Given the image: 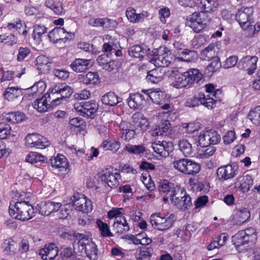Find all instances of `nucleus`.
I'll return each instance as SVG.
<instances>
[{
  "instance_id": "obj_1",
  "label": "nucleus",
  "mask_w": 260,
  "mask_h": 260,
  "mask_svg": "<svg viewBox=\"0 0 260 260\" xmlns=\"http://www.w3.org/2000/svg\"><path fill=\"white\" fill-rule=\"evenodd\" d=\"M203 77L202 74L199 70L190 69L176 77L171 85L177 89L190 87L194 83H199L203 79Z\"/></svg>"
},
{
  "instance_id": "obj_2",
  "label": "nucleus",
  "mask_w": 260,
  "mask_h": 260,
  "mask_svg": "<svg viewBox=\"0 0 260 260\" xmlns=\"http://www.w3.org/2000/svg\"><path fill=\"white\" fill-rule=\"evenodd\" d=\"M9 212L14 218L25 221L34 216V209L28 202L21 201L16 202L14 205L11 204Z\"/></svg>"
},
{
  "instance_id": "obj_3",
  "label": "nucleus",
  "mask_w": 260,
  "mask_h": 260,
  "mask_svg": "<svg viewBox=\"0 0 260 260\" xmlns=\"http://www.w3.org/2000/svg\"><path fill=\"white\" fill-rule=\"evenodd\" d=\"M176 220V217L172 213H156L152 214L150 217V222L152 226L154 229L161 231L170 229Z\"/></svg>"
},
{
  "instance_id": "obj_4",
  "label": "nucleus",
  "mask_w": 260,
  "mask_h": 260,
  "mask_svg": "<svg viewBox=\"0 0 260 260\" xmlns=\"http://www.w3.org/2000/svg\"><path fill=\"white\" fill-rule=\"evenodd\" d=\"M256 230L253 228H248L244 230L239 231L232 237V242L237 250H244L242 246L249 242L254 243L256 241Z\"/></svg>"
},
{
  "instance_id": "obj_5",
  "label": "nucleus",
  "mask_w": 260,
  "mask_h": 260,
  "mask_svg": "<svg viewBox=\"0 0 260 260\" xmlns=\"http://www.w3.org/2000/svg\"><path fill=\"white\" fill-rule=\"evenodd\" d=\"M170 200L175 206L183 211L187 210L192 205L190 196L187 194L183 188L177 185H176V188L173 190V194Z\"/></svg>"
},
{
  "instance_id": "obj_6",
  "label": "nucleus",
  "mask_w": 260,
  "mask_h": 260,
  "mask_svg": "<svg viewBox=\"0 0 260 260\" xmlns=\"http://www.w3.org/2000/svg\"><path fill=\"white\" fill-rule=\"evenodd\" d=\"M173 167L185 175H194L198 173L201 169L199 164L188 158H179L173 162Z\"/></svg>"
},
{
  "instance_id": "obj_7",
  "label": "nucleus",
  "mask_w": 260,
  "mask_h": 260,
  "mask_svg": "<svg viewBox=\"0 0 260 260\" xmlns=\"http://www.w3.org/2000/svg\"><path fill=\"white\" fill-rule=\"evenodd\" d=\"M216 102V99L210 98L209 95L206 96L203 92H199L188 98L185 102V106L189 108H194L203 105L208 109H211Z\"/></svg>"
},
{
  "instance_id": "obj_8",
  "label": "nucleus",
  "mask_w": 260,
  "mask_h": 260,
  "mask_svg": "<svg viewBox=\"0 0 260 260\" xmlns=\"http://www.w3.org/2000/svg\"><path fill=\"white\" fill-rule=\"evenodd\" d=\"M210 18L207 13L201 11L194 12L189 16L187 21V25L193 30L198 33L200 32L210 21Z\"/></svg>"
},
{
  "instance_id": "obj_9",
  "label": "nucleus",
  "mask_w": 260,
  "mask_h": 260,
  "mask_svg": "<svg viewBox=\"0 0 260 260\" xmlns=\"http://www.w3.org/2000/svg\"><path fill=\"white\" fill-rule=\"evenodd\" d=\"M236 19L243 30L251 28L254 20L253 8L241 7L236 15Z\"/></svg>"
},
{
  "instance_id": "obj_10",
  "label": "nucleus",
  "mask_w": 260,
  "mask_h": 260,
  "mask_svg": "<svg viewBox=\"0 0 260 260\" xmlns=\"http://www.w3.org/2000/svg\"><path fill=\"white\" fill-rule=\"evenodd\" d=\"M79 250L84 252L86 256L90 260H96L98 258V249L96 245L90 239L84 235L83 238L77 242Z\"/></svg>"
},
{
  "instance_id": "obj_11",
  "label": "nucleus",
  "mask_w": 260,
  "mask_h": 260,
  "mask_svg": "<svg viewBox=\"0 0 260 260\" xmlns=\"http://www.w3.org/2000/svg\"><path fill=\"white\" fill-rule=\"evenodd\" d=\"M99 106L95 101L82 102L74 104V109L79 115L91 118L94 117Z\"/></svg>"
},
{
  "instance_id": "obj_12",
  "label": "nucleus",
  "mask_w": 260,
  "mask_h": 260,
  "mask_svg": "<svg viewBox=\"0 0 260 260\" xmlns=\"http://www.w3.org/2000/svg\"><path fill=\"white\" fill-rule=\"evenodd\" d=\"M71 205L75 209L84 213H88L92 209V204L90 200L83 194L77 193L71 198Z\"/></svg>"
},
{
  "instance_id": "obj_13",
  "label": "nucleus",
  "mask_w": 260,
  "mask_h": 260,
  "mask_svg": "<svg viewBox=\"0 0 260 260\" xmlns=\"http://www.w3.org/2000/svg\"><path fill=\"white\" fill-rule=\"evenodd\" d=\"M73 92V89L69 86L65 84H60L55 86L52 89V95L54 94H59L60 96H57L55 99L52 101V106H57L66 101L67 98Z\"/></svg>"
},
{
  "instance_id": "obj_14",
  "label": "nucleus",
  "mask_w": 260,
  "mask_h": 260,
  "mask_svg": "<svg viewBox=\"0 0 260 260\" xmlns=\"http://www.w3.org/2000/svg\"><path fill=\"white\" fill-rule=\"evenodd\" d=\"M99 177L102 181L107 184L108 186L113 188L118 186V180L120 178V175L117 172H113L106 170L99 174Z\"/></svg>"
},
{
  "instance_id": "obj_15",
  "label": "nucleus",
  "mask_w": 260,
  "mask_h": 260,
  "mask_svg": "<svg viewBox=\"0 0 260 260\" xmlns=\"http://www.w3.org/2000/svg\"><path fill=\"white\" fill-rule=\"evenodd\" d=\"M61 206V204L60 203L47 201L38 204L37 209L40 214L48 216L51 213L57 211Z\"/></svg>"
},
{
  "instance_id": "obj_16",
  "label": "nucleus",
  "mask_w": 260,
  "mask_h": 260,
  "mask_svg": "<svg viewBox=\"0 0 260 260\" xmlns=\"http://www.w3.org/2000/svg\"><path fill=\"white\" fill-rule=\"evenodd\" d=\"M157 51L154 49L150 52L149 49L147 48L146 46L141 45H134L128 50V53L130 56L136 58H142L145 55H156Z\"/></svg>"
},
{
  "instance_id": "obj_17",
  "label": "nucleus",
  "mask_w": 260,
  "mask_h": 260,
  "mask_svg": "<svg viewBox=\"0 0 260 260\" xmlns=\"http://www.w3.org/2000/svg\"><path fill=\"white\" fill-rule=\"evenodd\" d=\"M151 147L156 153L164 157L169 156L170 152L172 151V143L165 141L153 143Z\"/></svg>"
},
{
  "instance_id": "obj_18",
  "label": "nucleus",
  "mask_w": 260,
  "mask_h": 260,
  "mask_svg": "<svg viewBox=\"0 0 260 260\" xmlns=\"http://www.w3.org/2000/svg\"><path fill=\"white\" fill-rule=\"evenodd\" d=\"M58 248L54 244H50L41 249L39 254L43 260H53L58 255Z\"/></svg>"
},
{
  "instance_id": "obj_19",
  "label": "nucleus",
  "mask_w": 260,
  "mask_h": 260,
  "mask_svg": "<svg viewBox=\"0 0 260 260\" xmlns=\"http://www.w3.org/2000/svg\"><path fill=\"white\" fill-rule=\"evenodd\" d=\"M127 100L128 105L131 108L138 109L144 104L147 100L145 94L135 93L129 94Z\"/></svg>"
},
{
  "instance_id": "obj_20",
  "label": "nucleus",
  "mask_w": 260,
  "mask_h": 260,
  "mask_svg": "<svg viewBox=\"0 0 260 260\" xmlns=\"http://www.w3.org/2000/svg\"><path fill=\"white\" fill-rule=\"evenodd\" d=\"M142 92L146 95V100L150 99L156 104H160L164 99V93L158 89H143Z\"/></svg>"
},
{
  "instance_id": "obj_21",
  "label": "nucleus",
  "mask_w": 260,
  "mask_h": 260,
  "mask_svg": "<svg viewBox=\"0 0 260 260\" xmlns=\"http://www.w3.org/2000/svg\"><path fill=\"white\" fill-rule=\"evenodd\" d=\"M90 62V59L77 58L71 63L70 67L77 73L83 72L89 68Z\"/></svg>"
},
{
  "instance_id": "obj_22",
  "label": "nucleus",
  "mask_w": 260,
  "mask_h": 260,
  "mask_svg": "<svg viewBox=\"0 0 260 260\" xmlns=\"http://www.w3.org/2000/svg\"><path fill=\"white\" fill-rule=\"evenodd\" d=\"M250 217V212L247 208L238 209L233 215V222L234 224L240 225L247 221Z\"/></svg>"
},
{
  "instance_id": "obj_23",
  "label": "nucleus",
  "mask_w": 260,
  "mask_h": 260,
  "mask_svg": "<svg viewBox=\"0 0 260 260\" xmlns=\"http://www.w3.org/2000/svg\"><path fill=\"white\" fill-rule=\"evenodd\" d=\"M217 175L220 179L228 180L234 177L235 170L232 165H226L217 169Z\"/></svg>"
},
{
  "instance_id": "obj_24",
  "label": "nucleus",
  "mask_w": 260,
  "mask_h": 260,
  "mask_svg": "<svg viewBox=\"0 0 260 260\" xmlns=\"http://www.w3.org/2000/svg\"><path fill=\"white\" fill-rule=\"evenodd\" d=\"M50 161L53 168L57 169L59 171L66 170L68 167L69 162L67 159L63 155H58L56 157H52Z\"/></svg>"
},
{
  "instance_id": "obj_25",
  "label": "nucleus",
  "mask_w": 260,
  "mask_h": 260,
  "mask_svg": "<svg viewBox=\"0 0 260 260\" xmlns=\"http://www.w3.org/2000/svg\"><path fill=\"white\" fill-rule=\"evenodd\" d=\"M36 66L41 73H46L50 69L51 62L45 55H40L36 58Z\"/></svg>"
},
{
  "instance_id": "obj_26",
  "label": "nucleus",
  "mask_w": 260,
  "mask_h": 260,
  "mask_svg": "<svg viewBox=\"0 0 260 260\" xmlns=\"http://www.w3.org/2000/svg\"><path fill=\"white\" fill-rule=\"evenodd\" d=\"M79 79L83 84L88 85H96L99 83L100 78L96 72H89L85 75H80Z\"/></svg>"
},
{
  "instance_id": "obj_27",
  "label": "nucleus",
  "mask_w": 260,
  "mask_h": 260,
  "mask_svg": "<svg viewBox=\"0 0 260 260\" xmlns=\"http://www.w3.org/2000/svg\"><path fill=\"white\" fill-rule=\"evenodd\" d=\"M101 101L103 104L109 106H115L122 102L121 98L113 92L105 93L102 98Z\"/></svg>"
},
{
  "instance_id": "obj_28",
  "label": "nucleus",
  "mask_w": 260,
  "mask_h": 260,
  "mask_svg": "<svg viewBox=\"0 0 260 260\" xmlns=\"http://www.w3.org/2000/svg\"><path fill=\"white\" fill-rule=\"evenodd\" d=\"M66 33V30L60 26L56 27L48 34V38L50 41L54 43H57L59 40H63V37Z\"/></svg>"
},
{
  "instance_id": "obj_29",
  "label": "nucleus",
  "mask_w": 260,
  "mask_h": 260,
  "mask_svg": "<svg viewBox=\"0 0 260 260\" xmlns=\"http://www.w3.org/2000/svg\"><path fill=\"white\" fill-rule=\"evenodd\" d=\"M23 94L22 89L17 86L8 87L4 93L5 99L12 101Z\"/></svg>"
},
{
  "instance_id": "obj_30",
  "label": "nucleus",
  "mask_w": 260,
  "mask_h": 260,
  "mask_svg": "<svg viewBox=\"0 0 260 260\" xmlns=\"http://www.w3.org/2000/svg\"><path fill=\"white\" fill-rule=\"evenodd\" d=\"M258 58L255 56H246L244 58L243 62L245 68H247V74L251 75L254 73L256 69V63Z\"/></svg>"
},
{
  "instance_id": "obj_31",
  "label": "nucleus",
  "mask_w": 260,
  "mask_h": 260,
  "mask_svg": "<svg viewBox=\"0 0 260 260\" xmlns=\"http://www.w3.org/2000/svg\"><path fill=\"white\" fill-rule=\"evenodd\" d=\"M25 118V115L19 111L8 113L5 116L6 120L11 123L22 122Z\"/></svg>"
},
{
  "instance_id": "obj_32",
  "label": "nucleus",
  "mask_w": 260,
  "mask_h": 260,
  "mask_svg": "<svg viewBox=\"0 0 260 260\" xmlns=\"http://www.w3.org/2000/svg\"><path fill=\"white\" fill-rule=\"evenodd\" d=\"M132 120L137 126L140 127L143 130L146 129L149 125L147 118L139 112L133 114Z\"/></svg>"
},
{
  "instance_id": "obj_33",
  "label": "nucleus",
  "mask_w": 260,
  "mask_h": 260,
  "mask_svg": "<svg viewBox=\"0 0 260 260\" xmlns=\"http://www.w3.org/2000/svg\"><path fill=\"white\" fill-rule=\"evenodd\" d=\"M3 247L4 252L8 255H13L17 252V244L11 238H8L4 240Z\"/></svg>"
},
{
  "instance_id": "obj_34",
  "label": "nucleus",
  "mask_w": 260,
  "mask_h": 260,
  "mask_svg": "<svg viewBox=\"0 0 260 260\" xmlns=\"http://www.w3.org/2000/svg\"><path fill=\"white\" fill-rule=\"evenodd\" d=\"M241 190L243 192H247L251 186L253 185V181L250 175H246L238 178Z\"/></svg>"
},
{
  "instance_id": "obj_35",
  "label": "nucleus",
  "mask_w": 260,
  "mask_h": 260,
  "mask_svg": "<svg viewBox=\"0 0 260 260\" xmlns=\"http://www.w3.org/2000/svg\"><path fill=\"white\" fill-rule=\"evenodd\" d=\"M47 31V28L41 24H36L34 26L32 37L38 43L42 41V35Z\"/></svg>"
},
{
  "instance_id": "obj_36",
  "label": "nucleus",
  "mask_w": 260,
  "mask_h": 260,
  "mask_svg": "<svg viewBox=\"0 0 260 260\" xmlns=\"http://www.w3.org/2000/svg\"><path fill=\"white\" fill-rule=\"evenodd\" d=\"M163 78L162 73L158 69H154L149 71L146 77L148 81L153 83H157L162 81Z\"/></svg>"
},
{
  "instance_id": "obj_37",
  "label": "nucleus",
  "mask_w": 260,
  "mask_h": 260,
  "mask_svg": "<svg viewBox=\"0 0 260 260\" xmlns=\"http://www.w3.org/2000/svg\"><path fill=\"white\" fill-rule=\"evenodd\" d=\"M84 234L76 233L75 231H71L63 232L60 235V238L64 240L80 241L83 238Z\"/></svg>"
},
{
  "instance_id": "obj_38",
  "label": "nucleus",
  "mask_w": 260,
  "mask_h": 260,
  "mask_svg": "<svg viewBox=\"0 0 260 260\" xmlns=\"http://www.w3.org/2000/svg\"><path fill=\"white\" fill-rule=\"evenodd\" d=\"M178 145L180 150L185 156H188L192 153V146L187 140L183 139L180 140Z\"/></svg>"
},
{
  "instance_id": "obj_39",
  "label": "nucleus",
  "mask_w": 260,
  "mask_h": 260,
  "mask_svg": "<svg viewBox=\"0 0 260 260\" xmlns=\"http://www.w3.org/2000/svg\"><path fill=\"white\" fill-rule=\"evenodd\" d=\"M176 188V185L174 184L169 182L167 181H164L159 187V190L160 192L166 193L169 195L170 199L173 194V190Z\"/></svg>"
},
{
  "instance_id": "obj_40",
  "label": "nucleus",
  "mask_w": 260,
  "mask_h": 260,
  "mask_svg": "<svg viewBox=\"0 0 260 260\" xmlns=\"http://www.w3.org/2000/svg\"><path fill=\"white\" fill-rule=\"evenodd\" d=\"M124 150L131 154L135 155L143 153L146 150L145 147L143 145H134L129 144L125 146Z\"/></svg>"
},
{
  "instance_id": "obj_41",
  "label": "nucleus",
  "mask_w": 260,
  "mask_h": 260,
  "mask_svg": "<svg viewBox=\"0 0 260 260\" xmlns=\"http://www.w3.org/2000/svg\"><path fill=\"white\" fill-rule=\"evenodd\" d=\"M34 108L40 112H44L47 110L49 105L47 104L46 98L36 99L33 104Z\"/></svg>"
},
{
  "instance_id": "obj_42",
  "label": "nucleus",
  "mask_w": 260,
  "mask_h": 260,
  "mask_svg": "<svg viewBox=\"0 0 260 260\" xmlns=\"http://www.w3.org/2000/svg\"><path fill=\"white\" fill-rule=\"evenodd\" d=\"M248 117L253 124L258 125L260 123V106L250 110Z\"/></svg>"
},
{
  "instance_id": "obj_43",
  "label": "nucleus",
  "mask_w": 260,
  "mask_h": 260,
  "mask_svg": "<svg viewBox=\"0 0 260 260\" xmlns=\"http://www.w3.org/2000/svg\"><path fill=\"white\" fill-rule=\"evenodd\" d=\"M45 159V156L36 152H30L26 157V161L31 164H36L38 162H44Z\"/></svg>"
},
{
  "instance_id": "obj_44",
  "label": "nucleus",
  "mask_w": 260,
  "mask_h": 260,
  "mask_svg": "<svg viewBox=\"0 0 260 260\" xmlns=\"http://www.w3.org/2000/svg\"><path fill=\"white\" fill-rule=\"evenodd\" d=\"M59 209V218L61 219H67L73 210V205H72L70 203L64 205H61Z\"/></svg>"
},
{
  "instance_id": "obj_45",
  "label": "nucleus",
  "mask_w": 260,
  "mask_h": 260,
  "mask_svg": "<svg viewBox=\"0 0 260 260\" xmlns=\"http://www.w3.org/2000/svg\"><path fill=\"white\" fill-rule=\"evenodd\" d=\"M215 0H200L199 7L203 12H209L215 7Z\"/></svg>"
},
{
  "instance_id": "obj_46",
  "label": "nucleus",
  "mask_w": 260,
  "mask_h": 260,
  "mask_svg": "<svg viewBox=\"0 0 260 260\" xmlns=\"http://www.w3.org/2000/svg\"><path fill=\"white\" fill-rule=\"evenodd\" d=\"M96 224L100 229L101 235L103 237H109L113 236L107 223L99 219L96 220Z\"/></svg>"
},
{
  "instance_id": "obj_47",
  "label": "nucleus",
  "mask_w": 260,
  "mask_h": 260,
  "mask_svg": "<svg viewBox=\"0 0 260 260\" xmlns=\"http://www.w3.org/2000/svg\"><path fill=\"white\" fill-rule=\"evenodd\" d=\"M206 39L204 36L199 35L194 37L191 42V46L194 49H198L206 43Z\"/></svg>"
},
{
  "instance_id": "obj_48",
  "label": "nucleus",
  "mask_w": 260,
  "mask_h": 260,
  "mask_svg": "<svg viewBox=\"0 0 260 260\" xmlns=\"http://www.w3.org/2000/svg\"><path fill=\"white\" fill-rule=\"evenodd\" d=\"M0 42L8 45H12L17 42L15 35L11 34H3L0 35Z\"/></svg>"
},
{
  "instance_id": "obj_49",
  "label": "nucleus",
  "mask_w": 260,
  "mask_h": 260,
  "mask_svg": "<svg viewBox=\"0 0 260 260\" xmlns=\"http://www.w3.org/2000/svg\"><path fill=\"white\" fill-rule=\"evenodd\" d=\"M46 84L43 81L40 80L35 83L30 89L35 94H42L44 92L46 89Z\"/></svg>"
},
{
  "instance_id": "obj_50",
  "label": "nucleus",
  "mask_w": 260,
  "mask_h": 260,
  "mask_svg": "<svg viewBox=\"0 0 260 260\" xmlns=\"http://www.w3.org/2000/svg\"><path fill=\"white\" fill-rule=\"evenodd\" d=\"M209 131L203 132L200 134L198 137L199 145L202 147H206L210 146Z\"/></svg>"
},
{
  "instance_id": "obj_51",
  "label": "nucleus",
  "mask_w": 260,
  "mask_h": 260,
  "mask_svg": "<svg viewBox=\"0 0 260 260\" xmlns=\"http://www.w3.org/2000/svg\"><path fill=\"white\" fill-rule=\"evenodd\" d=\"M41 135L37 134H31L27 135L25 138L26 145L30 147H35L38 141L41 137Z\"/></svg>"
},
{
  "instance_id": "obj_52",
  "label": "nucleus",
  "mask_w": 260,
  "mask_h": 260,
  "mask_svg": "<svg viewBox=\"0 0 260 260\" xmlns=\"http://www.w3.org/2000/svg\"><path fill=\"white\" fill-rule=\"evenodd\" d=\"M216 151V148L213 146H209L203 147L202 150L200 153V155L202 158H207L213 155Z\"/></svg>"
},
{
  "instance_id": "obj_53",
  "label": "nucleus",
  "mask_w": 260,
  "mask_h": 260,
  "mask_svg": "<svg viewBox=\"0 0 260 260\" xmlns=\"http://www.w3.org/2000/svg\"><path fill=\"white\" fill-rule=\"evenodd\" d=\"M11 126L5 123H0V139H5L10 135Z\"/></svg>"
},
{
  "instance_id": "obj_54",
  "label": "nucleus",
  "mask_w": 260,
  "mask_h": 260,
  "mask_svg": "<svg viewBox=\"0 0 260 260\" xmlns=\"http://www.w3.org/2000/svg\"><path fill=\"white\" fill-rule=\"evenodd\" d=\"M151 249L148 248L140 250L136 255L137 260H150L152 256Z\"/></svg>"
},
{
  "instance_id": "obj_55",
  "label": "nucleus",
  "mask_w": 260,
  "mask_h": 260,
  "mask_svg": "<svg viewBox=\"0 0 260 260\" xmlns=\"http://www.w3.org/2000/svg\"><path fill=\"white\" fill-rule=\"evenodd\" d=\"M30 53V49L27 47H20L18 49L17 60L18 61H22L28 56Z\"/></svg>"
},
{
  "instance_id": "obj_56",
  "label": "nucleus",
  "mask_w": 260,
  "mask_h": 260,
  "mask_svg": "<svg viewBox=\"0 0 260 260\" xmlns=\"http://www.w3.org/2000/svg\"><path fill=\"white\" fill-rule=\"evenodd\" d=\"M210 146L217 144L220 140V136L215 131L208 130Z\"/></svg>"
},
{
  "instance_id": "obj_57",
  "label": "nucleus",
  "mask_w": 260,
  "mask_h": 260,
  "mask_svg": "<svg viewBox=\"0 0 260 260\" xmlns=\"http://www.w3.org/2000/svg\"><path fill=\"white\" fill-rule=\"evenodd\" d=\"M211 62L208 65L207 69L212 72L216 71L218 69L221 67L219 58L217 57H215L211 59Z\"/></svg>"
},
{
  "instance_id": "obj_58",
  "label": "nucleus",
  "mask_w": 260,
  "mask_h": 260,
  "mask_svg": "<svg viewBox=\"0 0 260 260\" xmlns=\"http://www.w3.org/2000/svg\"><path fill=\"white\" fill-rule=\"evenodd\" d=\"M18 246V248H17V251H19L21 253L26 252L29 250V243L26 239H22L20 241L17 246Z\"/></svg>"
},
{
  "instance_id": "obj_59",
  "label": "nucleus",
  "mask_w": 260,
  "mask_h": 260,
  "mask_svg": "<svg viewBox=\"0 0 260 260\" xmlns=\"http://www.w3.org/2000/svg\"><path fill=\"white\" fill-rule=\"evenodd\" d=\"M238 61L236 56H231L227 58L223 63V66L225 69H229L235 66Z\"/></svg>"
},
{
  "instance_id": "obj_60",
  "label": "nucleus",
  "mask_w": 260,
  "mask_h": 260,
  "mask_svg": "<svg viewBox=\"0 0 260 260\" xmlns=\"http://www.w3.org/2000/svg\"><path fill=\"white\" fill-rule=\"evenodd\" d=\"M205 88L206 91L209 93L208 95L210 96V98H213L214 99H216L217 100L216 94L218 92H221L220 90L218 89L215 91V87L212 84H206L205 85Z\"/></svg>"
},
{
  "instance_id": "obj_61",
  "label": "nucleus",
  "mask_w": 260,
  "mask_h": 260,
  "mask_svg": "<svg viewBox=\"0 0 260 260\" xmlns=\"http://www.w3.org/2000/svg\"><path fill=\"white\" fill-rule=\"evenodd\" d=\"M235 139V133L233 131L227 132L223 137V142L226 144H229L233 142Z\"/></svg>"
},
{
  "instance_id": "obj_62",
  "label": "nucleus",
  "mask_w": 260,
  "mask_h": 260,
  "mask_svg": "<svg viewBox=\"0 0 260 260\" xmlns=\"http://www.w3.org/2000/svg\"><path fill=\"white\" fill-rule=\"evenodd\" d=\"M50 145V143L47 138L42 136L39 140L37 141L35 147L39 149H44Z\"/></svg>"
},
{
  "instance_id": "obj_63",
  "label": "nucleus",
  "mask_w": 260,
  "mask_h": 260,
  "mask_svg": "<svg viewBox=\"0 0 260 260\" xmlns=\"http://www.w3.org/2000/svg\"><path fill=\"white\" fill-rule=\"evenodd\" d=\"M49 9H50L54 14L58 15H61L65 13V11L62 5L59 3H56L55 2V5H52Z\"/></svg>"
},
{
  "instance_id": "obj_64",
  "label": "nucleus",
  "mask_w": 260,
  "mask_h": 260,
  "mask_svg": "<svg viewBox=\"0 0 260 260\" xmlns=\"http://www.w3.org/2000/svg\"><path fill=\"white\" fill-rule=\"evenodd\" d=\"M125 15L130 22L135 23L137 13L134 8L131 7L128 8L126 10Z\"/></svg>"
}]
</instances>
